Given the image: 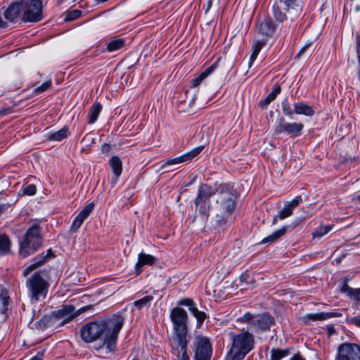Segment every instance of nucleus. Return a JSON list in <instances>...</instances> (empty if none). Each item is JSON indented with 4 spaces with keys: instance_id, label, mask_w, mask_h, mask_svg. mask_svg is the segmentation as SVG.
I'll list each match as a JSON object with an SVG mask.
<instances>
[{
    "instance_id": "nucleus-1",
    "label": "nucleus",
    "mask_w": 360,
    "mask_h": 360,
    "mask_svg": "<svg viewBox=\"0 0 360 360\" xmlns=\"http://www.w3.org/2000/svg\"><path fill=\"white\" fill-rule=\"evenodd\" d=\"M123 323L124 318L120 315L90 322L81 329L82 338L86 342L100 340L102 341V347L105 349V354L113 352L116 349L118 334ZM101 348V346L99 347Z\"/></svg>"
},
{
    "instance_id": "nucleus-2",
    "label": "nucleus",
    "mask_w": 360,
    "mask_h": 360,
    "mask_svg": "<svg viewBox=\"0 0 360 360\" xmlns=\"http://www.w3.org/2000/svg\"><path fill=\"white\" fill-rule=\"evenodd\" d=\"M216 191L218 195L213 212L217 223L223 225L229 221L235 210L236 195L229 184H221Z\"/></svg>"
},
{
    "instance_id": "nucleus-3",
    "label": "nucleus",
    "mask_w": 360,
    "mask_h": 360,
    "mask_svg": "<svg viewBox=\"0 0 360 360\" xmlns=\"http://www.w3.org/2000/svg\"><path fill=\"white\" fill-rule=\"evenodd\" d=\"M231 346L228 352L231 360H243L255 347L254 335L248 330L230 333Z\"/></svg>"
},
{
    "instance_id": "nucleus-4",
    "label": "nucleus",
    "mask_w": 360,
    "mask_h": 360,
    "mask_svg": "<svg viewBox=\"0 0 360 360\" xmlns=\"http://www.w3.org/2000/svg\"><path fill=\"white\" fill-rule=\"evenodd\" d=\"M41 228L37 224L31 226L27 231L20 243V254L23 257L34 253L42 244Z\"/></svg>"
},
{
    "instance_id": "nucleus-5",
    "label": "nucleus",
    "mask_w": 360,
    "mask_h": 360,
    "mask_svg": "<svg viewBox=\"0 0 360 360\" xmlns=\"http://www.w3.org/2000/svg\"><path fill=\"white\" fill-rule=\"evenodd\" d=\"M170 319L174 326L172 340H176L182 342V339L187 338L188 334L186 311L182 308L174 307L170 312Z\"/></svg>"
},
{
    "instance_id": "nucleus-6",
    "label": "nucleus",
    "mask_w": 360,
    "mask_h": 360,
    "mask_svg": "<svg viewBox=\"0 0 360 360\" xmlns=\"http://www.w3.org/2000/svg\"><path fill=\"white\" fill-rule=\"evenodd\" d=\"M26 285L33 302L39 300L40 297L45 298L49 286L41 271H37L30 277L26 281Z\"/></svg>"
},
{
    "instance_id": "nucleus-7",
    "label": "nucleus",
    "mask_w": 360,
    "mask_h": 360,
    "mask_svg": "<svg viewBox=\"0 0 360 360\" xmlns=\"http://www.w3.org/2000/svg\"><path fill=\"white\" fill-rule=\"evenodd\" d=\"M215 193L212 188L207 184H202L194 200L196 210L202 216L207 217L210 209V198Z\"/></svg>"
},
{
    "instance_id": "nucleus-8",
    "label": "nucleus",
    "mask_w": 360,
    "mask_h": 360,
    "mask_svg": "<svg viewBox=\"0 0 360 360\" xmlns=\"http://www.w3.org/2000/svg\"><path fill=\"white\" fill-rule=\"evenodd\" d=\"M23 2L22 21L36 22L43 18L42 3L40 0H30Z\"/></svg>"
},
{
    "instance_id": "nucleus-9",
    "label": "nucleus",
    "mask_w": 360,
    "mask_h": 360,
    "mask_svg": "<svg viewBox=\"0 0 360 360\" xmlns=\"http://www.w3.org/2000/svg\"><path fill=\"white\" fill-rule=\"evenodd\" d=\"M335 360H360V345L351 342L340 344Z\"/></svg>"
},
{
    "instance_id": "nucleus-10",
    "label": "nucleus",
    "mask_w": 360,
    "mask_h": 360,
    "mask_svg": "<svg viewBox=\"0 0 360 360\" xmlns=\"http://www.w3.org/2000/svg\"><path fill=\"white\" fill-rule=\"evenodd\" d=\"M193 360H210L212 356V346L206 337L198 335L194 342Z\"/></svg>"
},
{
    "instance_id": "nucleus-11",
    "label": "nucleus",
    "mask_w": 360,
    "mask_h": 360,
    "mask_svg": "<svg viewBox=\"0 0 360 360\" xmlns=\"http://www.w3.org/2000/svg\"><path fill=\"white\" fill-rule=\"evenodd\" d=\"M92 308V305H87L75 311V307L71 304L63 306V307L58 311L53 313L56 318V322L62 319V323L64 324L70 321L72 319L80 314L82 312L89 310Z\"/></svg>"
},
{
    "instance_id": "nucleus-12",
    "label": "nucleus",
    "mask_w": 360,
    "mask_h": 360,
    "mask_svg": "<svg viewBox=\"0 0 360 360\" xmlns=\"http://www.w3.org/2000/svg\"><path fill=\"white\" fill-rule=\"evenodd\" d=\"M304 125L298 122H285L283 118L280 120L279 124L276 127L274 130L275 134H279L285 132L290 137H296L301 134Z\"/></svg>"
},
{
    "instance_id": "nucleus-13",
    "label": "nucleus",
    "mask_w": 360,
    "mask_h": 360,
    "mask_svg": "<svg viewBox=\"0 0 360 360\" xmlns=\"http://www.w3.org/2000/svg\"><path fill=\"white\" fill-rule=\"evenodd\" d=\"M23 15V2H15L11 4L4 12V17L11 22H14L18 19L22 20Z\"/></svg>"
},
{
    "instance_id": "nucleus-14",
    "label": "nucleus",
    "mask_w": 360,
    "mask_h": 360,
    "mask_svg": "<svg viewBox=\"0 0 360 360\" xmlns=\"http://www.w3.org/2000/svg\"><path fill=\"white\" fill-rule=\"evenodd\" d=\"M205 148L204 146H200L197 148H193L191 151L173 159L168 160L162 166V168H164L166 166H170L176 164L182 163L186 161H189L196 157Z\"/></svg>"
},
{
    "instance_id": "nucleus-15",
    "label": "nucleus",
    "mask_w": 360,
    "mask_h": 360,
    "mask_svg": "<svg viewBox=\"0 0 360 360\" xmlns=\"http://www.w3.org/2000/svg\"><path fill=\"white\" fill-rule=\"evenodd\" d=\"M188 339H182V342L176 340H172V348L176 356V360H190V357L187 354Z\"/></svg>"
},
{
    "instance_id": "nucleus-16",
    "label": "nucleus",
    "mask_w": 360,
    "mask_h": 360,
    "mask_svg": "<svg viewBox=\"0 0 360 360\" xmlns=\"http://www.w3.org/2000/svg\"><path fill=\"white\" fill-rule=\"evenodd\" d=\"M283 8L292 16L298 15L302 11V0H280Z\"/></svg>"
},
{
    "instance_id": "nucleus-17",
    "label": "nucleus",
    "mask_w": 360,
    "mask_h": 360,
    "mask_svg": "<svg viewBox=\"0 0 360 360\" xmlns=\"http://www.w3.org/2000/svg\"><path fill=\"white\" fill-rule=\"evenodd\" d=\"M302 200L301 196H297L292 200L286 202L283 209L278 213L279 219L283 220L290 217L292 214L294 209L300 205Z\"/></svg>"
},
{
    "instance_id": "nucleus-18",
    "label": "nucleus",
    "mask_w": 360,
    "mask_h": 360,
    "mask_svg": "<svg viewBox=\"0 0 360 360\" xmlns=\"http://www.w3.org/2000/svg\"><path fill=\"white\" fill-rule=\"evenodd\" d=\"M273 323V319L267 314L256 315L253 328L255 330H265L269 329Z\"/></svg>"
},
{
    "instance_id": "nucleus-19",
    "label": "nucleus",
    "mask_w": 360,
    "mask_h": 360,
    "mask_svg": "<svg viewBox=\"0 0 360 360\" xmlns=\"http://www.w3.org/2000/svg\"><path fill=\"white\" fill-rule=\"evenodd\" d=\"M52 254V251L51 249H49L47 251V253L46 255L41 254L39 257H37L34 259V262L31 264L30 266H28L24 271H23V276H27L31 271L43 264L46 258L49 256V255Z\"/></svg>"
},
{
    "instance_id": "nucleus-20",
    "label": "nucleus",
    "mask_w": 360,
    "mask_h": 360,
    "mask_svg": "<svg viewBox=\"0 0 360 360\" xmlns=\"http://www.w3.org/2000/svg\"><path fill=\"white\" fill-rule=\"evenodd\" d=\"M56 324V320L52 314L51 316H44L36 323L39 330H44L48 328H53Z\"/></svg>"
},
{
    "instance_id": "nucleus-21",
    "label": "nucleus",
    "mask_w": 360,
    "mask_h": 360,
    "mask_svg": "<svg viewBox=\"0 0 360 360\" xmlns=\"http://www.w3.org/2000/svg\"><path fill=\"white\" fill-rule=\"evenodd\" d=\"M216 68V65L213 64L209 68H207L205 71L200 73L198 77L191 80V87L195 88L198 87L201 82L205 79L212 72H213L214 70Z\"/></svg>"
},
{
    "instance_id": "nucleus-22",
    "label": "nucleus",
    "mask_w": 360,
    "mask_h": 360,
    "mask_svg": "<svg viewBox=\"0 0 360 360\" xmlns=\"http://www.w3.org/2000/svg\"><path fill=\"white\" fill-rule=\"evenodd\" d=\"M275 30V27L271 20H265L262 22L258 26V31L260 34L264 36L271 35Z\"/></svg>"
},
{
    "instance_id": "nucleus-23",
    "label": "nucleus",
    "mask_w": 360,
    "mask_h": 360,
    "mask_svg": "<svg viewBox=\"0 0 360 360\" xmlns=\"http://www.w3.org/2000/svg\"><path fill=\"white\" fill-rule=\"evenodd\" d=\"M295 112L297 115H304L306 116H312L314 114L313 109L308 105L303 103H296L294 104Z\"/></svg>"
},
{
    "instance_id": "nucleus-24",
    "label": "nucleus",
    "mask_w": 360,
    "mask_h": 360,
    "mask_svg": "<svg viewBox=\"0 0 360 360\" xmlns=\"http://www.w3.org/2000/svg\"><path fill=\"white\" fill-rule=\"evenodd\" d=\"M155 260V258L150 255H147L145 253H140L139 255V261L136 264V271H139V273H140L141 270H139V268H140L141 266H142L143 265H146V264L151 265L154 263Z\"/></svg>"
},
{
    "instance_id": "nucleus-25",
    "label": "nucleus",
    "mask_w": 360,
    "mask_h": 360,
    "mask_svg": "<svg viewBox=\"0 0 360 360\" xmlns=\"http://www.w3.org/2000/svg\"><path fill=\"white\" fill-rule=\"evenodd\" d=\"M109 163L116 176V179L115 181V182H116L117 178L121 175L122 172V161L117 156H113L110 158Z\"/></svg>"
},
{
    "instance_id": "nucleus-26",
    "label": "nucleus",
    "mask_w": 360,
    "mask_h": 360,
    "mask_svg": "<svg viewBox=\"0 0 360 360\" xmlns=\"http://www.w3.org/2000/svg\"><path fill=\"white\" fill-rule=\"evenodd\" d=\"M101 110H102V105L99 103H94L91 107V108L89 110V120H88L89 124H94L96 121Z\"/></svg>"
},
{
    "instance_id": "nucleus-27",
    "label": "nucleus",
    "mask_w": 360,
    "mask_h": 360,
    "mask_svg": "<svg viewBox=\"0 0 360 360\" xmlns=\"http://www.w3.org/2000/svg\"><path fill=\"white\" fill-rule=\"evenodd\" d=\"M287 231V228L285 226L283 227L282 229L274 232L272 234L266 238H264L261 243H271L274 241H276L277 239H278L280 237L283 236L285 234Z\"/></svg>"
},
{
    "instance_id": "nucleus-28",
    "label": "nucleus",
    "mask_w": 360,
    "mask_h": 360,
    "mask_svg": "<svg viewBox=\"0 0 360 360\" xmlns=\"http://www.w3.org/2000/svg\"><path fill=\"white\" fill-rule=\"evenodd\" d=\"M334 316H335L334 313L321 312V313H316V314H308L305 316L304 319L310 320V321H316L326 320V319H328Z\"/></svg>"
},
{
    "instance_id": "nucleus-29",
    "label": "nucleus",
    "mask_w": 360,
    "mask_h": 360,
    "mask_svg": "<svg viewBox=\"0 0 360 360\" xmlns=\"http://www.w3.org/2000/svg\"><path fill=\"white\" fill-rule=\"evenodd\" d=\"M68 130L67 128L64 127L56 132L49 134L48 136V139L50 141H60L65 139L68 136Z\"/></svg>"
},
{
    "instance_id": "nucleus-30",
    "label": "nucleus",
    "mask_w": 360,
    "mask_h": 360,
    "mask_svg": "<svg viewBox=\"0 0 360 360\" xmlns=\"http://www.w3.org/2000/svg\"><path fill=\"white\" fill-rule=\"evenodd\" d=\"M281 87L276 86L273 91L262 101H260V105L262 106H267L272 101H274L277 94L281 92Z\"/></svg>"
},
{
    "instance_id": "nucleus-31",
    "label": "nucleus",
    "mask_w": 360,
    "mask_h": 360,
    "mask_svg": "<svg viewBox=\"0 0 360 360\" xmlns=\"http://www.w3.org/2000/svg\"><path fill=\"white\" fill-rule=\"evenodd\" d=\"M153 297L151 295H147L143 297V298L135 301L133 304L139 310L143 309V307H148L150 305L151 301H153Z\"/></svg>"
},
{
    "instance_id": "nucleus-32",
    "label": "nucleus",
    "mask_w": 360,
    "mask_h": 360,
    "mask_svg": "<svg viewBox=\"0 0 360 360\" xmlns=\"http://www.w3.org/2000/svg\"><path fill=\"white\" fill-rule=\"evenodd\" d=\"M334 225L320 226L312 233L314 238H321L332 230Z\"/></svg>"
},
{
    "instance_id": "nucleus-33",
    "label": "nucleus",
    "mask_w": 360,
    "mask_h": 360,
    "mask_svg": "<svg viewBox=\"0 0 360 360\" xmlns=\"http://www.w3.org/2000/svg\"><path fill=\"white\" fill-rule=\"evenodd\" d=\"M124 40L122 39H115L110 41L107 46V49L108 51H115L124 46Z\"/></svg>"
},
{
    "instance_id": "nucleus-34",
    "label": "nucleus",
    "mask_w": 360,
    "mask_h": 360,
    "mask_svg": "<svg viewBox=\"0 0 360 360\" xmlns=\"http://www.w3.org/2000/svg\"><path fill=\"white\" fill-rule=\"evenodd\" d=\"M11 242L6 235L0 236V254H6L9 252Z\"/></svg>"
},
{
    "instance_id": "nucleus-35",
    "label": "nucleus",
    "mask_w": 360,
    "mask_h": 360,
    "mask_svg": "<svg viewBox=\"0 0 360 360\" xmlns=\"http://www.w3.org/2000/svg\"><path fill=\"white\" fill-rule=\"evenodd\" d=\"M288 354V349H273L271 351V360H281Z\"/></svg>"
},
{
    "instance_id": "nucleus-36",
    "label": "nucleus",
    "mask_w": 360,
    "mask_h": 360,
    "mask_svg": "<svg viewBox=\"0 0 360 360\" xmlns=\"http://www.w3.org/2000/svg\"><path fill=\"white\" fill-rule=\"evenodd\" d=\"M0 300L2 304V313H5L7 311V307L9 303L10 298L8 295L6 290H1L0 292Z\"/></svg>"
},
{
    "instance_id": "nucleus-37",
    "label": "nucleus",
    "mask_w": 360,
    "mask_h": 360,
    "mask_svg": "<svg viewBox=\"0 0 360 360\" xmlns=\"http://www.w3.org/2000/svg\"><path fill=\"white\" fill-rule=\"evenodd\" d=\"M281 6H282L281 4ZM281 6L278 4L273 6L274 15L276 19L279 22H283L286 19L285 14L281 11Z\"/></svg>"
},
{
    "instance_id": "nucleus-38",
    "label": "nucleus",
    "mask_w": 360,
    "mask_h": 360,
    "mask_svg": "<svg viewBox=\"0 0 360 360\" xmlns=\"http://www.w3.org/2000/svg\"><path fill=\"white\" fill-rule=\"evenodd\" d=\"M189 310L191 311V312L193 314V316L197 319V320L199 321V322H202L205 318H206V314L205 312L203 311H199L194 305H193L191 307V308L189 309Z\"/></svg>"
},
{
    "instance_id": "nucleus-39",
    "label": "nucleus",
    "mask_w": 360,
    "mask_h": 360,
    "mask_svg": "<svg viewBox=\"0 0 360 360\" xmlns=\"http://www.w3.org/2000/svg\"><path fill=\"white\" fill-rule=\"evenodd\" d=\"M189 310L191 311V312L193 314V316L197 319V320L199 321V322H202L205 318H206V314L205 312L203 311H199L194 305H193L191 307V308L189 309Z\"/></svg>"
},
{
    "instance_id": "nucleus-40",
    "label": "nucleus",
    "mask_w": 360,
    "mask_h": 360,
    "mask_svg": "<svg viewBox=\"0 0 360 360\" xmlns=\"http://www.w3.org/2000/svg\"><path fill=\"white\" fill-rule=\"evenodd\" d=\"M255 316L256 315H253L250 312H247L243 316L238 318L237 321L241 323H248L253 326L255 323Z\"/></svg>"
},
{
    "instance_id": "nucleus-41",
    "label": "nucleus",
    "mask_w": 360,
    "mask_h": 360,
    "mask_svg": "<svg viewBox=\"0 0 360 360\" xmlns=\"http://www.w3.org/2000/svg\"><path fill=\"white\" fill-rule=\"evenodd\" d=\"M94 207V204L93 202L89 203L82 209V210L78 214V215L82 217L84 219H85L92 212Z\"/></svg>"
},
{
    "instance_id": "nucleus-42",
    "label": "nucleus",
    "mask_w": 360,
    "mask_h": 360,
    "mask_svg": "<svg viewBox=\"0 0 360 360\" xmlns=\"http://www.w3.org/2000/svg\"><path fill=\"white\" fill-rule=\"evenodd\" d=\"M84 220V219L82 217L77 215L72 222V224L70 227V231L73 233L76 232L82 224Z\"/></svg>"
},
{
    "instance_id": "nucleus-43",
    "label": "nucleus",
    "mask_w": 360,
    "mask_h": 360,
    "mask_svg": "<svg viewBox=\"0 0 360 360\" xmlns=\"http://www.w3.org/2000/svg\"><path fill=\"white\" fill-rule=\"evenodd\" d=\"M81 15H82V11H80L79 10H74V11H70L66 14L65 20V21H71V20H75V19L78 18L79 17H80Z\"/></svg>"
},
{
    "instance_id": "nucleus-44",
    "label": "nucleus",
    "mask_w": 360,
    "mask_h": 360,
    "mask_svg": "<svg viewBox=\"0 0 360 360\" xmlns=\"http://www.w3.org/2000/svg\"><path fill=\"white\" fill-rule=\"evenodd\" d=\"M282 109L283 112L285 115L291 116L292 115V110L291 109L290 105L288 103L287 99H285L282 102Z\"/></svg>"
},
{
    "instance_id": "nucleus-45",
    "label": "nucleus",
    "mask_w": 360,
    "mask_h": 360,
    "mask_svg": "<svg viewBox=\"0 0 360 360\" xmlns=\"http://www.w3.org/2000/svg\"><path fill=\"white\" fill-rule=\"evenodd\" d=\"M51 86V82L47 81L43 83L41 86H38L34 89V92L36 93H41L47 90Z\"/></svg>"
},
{
    "instance_id": "nucleus-46",
    "label": "nucleus",
    "mask_w": 360,
    "mask_h": 360,
    "mask_svg": "<svg viewBox=\"0 0 360 360\" xmlns=\"http://www.w3.org/2000/svg\"><path fill=\"white\" fill-rule=\"evenodd\" d=\"M36 191L37 188L34 184H30L24 189V193L29 195H34Z\"/></svg>"
},
{
    "instance_id": "nucleus-47",
    "label": "nucleus",
    "mask_w": 360,
    "mask_h": 360,
    "mask_svg": "<svg viewBox=\"0 0 360 360\" xmlns=\"http://www.w3.org/2000/svg\"><path fill=\"white\" fill-rule=\"evenodd\" d=\"M259 52V50L255 49L253 46L252 47V53L250 57L249 67H250L253 62L255 60Z\"/></svg>"
},
{
    "instance_id": "nucleus-48",
    "label": "nucleus",
    "mask_w": 360,
    "mask_h": 360,
    "mask_svg": "<svg viewBox=\"0 0 360 360\" xmlns=\"http://www.w3.org/2000/svg\"><path fill=\"white\" fill-rule=\"evenodd\" d=\"M341 290H342V292L347 293L349 297H352L355 289H352L349 286H348L347 284H344L341 288Z\"/></svg>"
},
{
    "instance_id": "nucleus-49",
    "label": "nucleus",
    "mask_w": 360,
    "mask_h": 360,
    "mask_svg": "<svg viewBox=\"0 0 360 360\" xmlns=\"http://www.w3.org/2000/svg\"><path fill=\"white\" fill-rule=\"evenodd\" d=\"M311 43H307L304 46H303L296 55L295 58H300V56L303 54L306 51V50L311 46Z\"/></svg>"
},
{
    "instance_id": "nucleus-50",
    "label": "nucleus",
    "mask_w": 360,
    "mask_h": 360,
    "mask_svg": "<svg viewBox=\"0 0 360 360\" xmlns=\"http://www.w3.org/2000/svg\"><path fill=\"white\" fill-rule=\"evenodd\" d=\"M265 44V41L264 40H259V41H257V42H255L252 46L259 50L260 51V50L262 49V48L264 46V45Z\"/></svg>"
},
{
    "instance_id": "nucleus-51",
    "label": "nucleus",
    "mask_w": 360,
    "mask_h": 360,
    "mask_svg": "<svg viewBox=\"0 0 360 360\" xmlns=\"http://www.w3.org/2000/svg\"><path fill=\"white\" fill-rule=\"evenodd\" d=\"M179 304H182V305H186L190 308H191V307L193 305H194V303L192 301V300H190V299H185V300H181L180 302H179Z\"/></svg>"
},
{
    "instance_id": "nucleus-52",
    "label": "nucleus",
    "mask_w": 360,
    "mask_h": 360,
    "mask_svg": "<svg viewBox=\"0 0 360 360\" xmlns=\"http://www.w3.org/2000/svg\"><path fill=\"white\" fill-rule=\"evenodd\" d=\"M349 323L360 328V317L356 316L350 319Z\"/></svg>"
},
{
    "instance_id": "nucleus-53",
    "label": "nucleus",
    "mask_w": 360,
    "mask_h": 360,
    "mask_svg": "<svg viewBox=\"0 0 360 360\" xmlns=\"http://www.w3.org/2000/svg\"><path fill=\"white\" fill-rule=\"evenodd\" d=\"M354 300L360 302V288L355 289L353 295L352 296Z\"/></svg>"
},
{
    "instance_id": "nucleus-54",
    "label": "nucleus",
    "mask_w": 360,
    "mask_h": 360,
    "mask_svg": "<svg viewBox=\"0 0 360 360\" xmlns=\"http://www.w3.org/2000/svg\"><path fill=\"white\" fill-rule=\"evenodd\" d=\"M110 149H111V147H110V146L109 144H108V143H104V144H103V146H102V147H101V151H102L103 153H107L110 152Z\"/></svg>"
},
{
    "instance_id": "nucleus-55",
    "label": "nucleus",
    "mask_w": 360,
    "mask_h": 360,
    "mask_svg": "<svg viewBox=\"0 0 360 360\" xmlns=\"http://www.w3.org/2000/svg\"><path fill=\"white\" fill-rule=\"evenodd\" d=\"M9 205L6 203H0V217L8 208Z\"/></svg>"
},
{
    "instance_id": "nucleus-56",
    "label": "nucleus",
    "mask_w": 360,
    "mask_h": 360,
    "mask_svg": "<svg viewBox=\"0 0 360 360\" xmlns=\"http://www.w3.org/2000/svg\"><path fill=\"white\" fill-rule=\"evenodd\" d=\"M327 330H328L329 336L332 335L335 332V330L333 326H327Z\"/></svg>"
},
{
    "instance_id": "nucleus-57",
    "label": "nucleus",
    "mask_w": 360,
    "mask_h": 360,
    "mask_svg": "<svg viewBox=\"0 0 360 360\" xmlns=\"http://www.w3.org/2000/svg\"><path fill=\"white\" fill-rule=\"evenodd\" d=\"M43 354L38 353L36 356H33L30 360H42Z\"/></svg>"
},
{
    "instance_id": "nucleus-58",
    "label": "nucleus",
    "mask_w": 360,
    "mask_h": 360,
    "mask_svg": "<svg viewBox=\"0 0 360 360\" xmlns=\"http://www.w3.org/2000/svg\"><path fill=\"white\" fill-rule=\"evenodd\" d=\"M290 360H304V358L302 357L301 355L297 354L291 357Z\"/></svg>"
},
{
    "instance_id": "nucleus-59",
    "label": "nucleus",
    "mask_w": 360,
    "mask_h": 360,
    "mask_svg": "<svg viewBox=\"0 0 360 360\" xmlns=\"http://www.w3.org/2000/svg\"><path fill=\"white\" fill-rule=\"evenodd\" d=\"M278 219H279V217H278V214L275 215L273 220H272V224L275 225L278 222Z\"/></svg>"
},
{
    "instance_id": "nucleus-60",
    "label": "nucleus",
    "mask_w": 360,
    "mask_h": 360,
    "mask_svg": "<svg viewBox=\"0 0 360 360\" xmlns=\"http://www.w3.org/2000/svg\"><path fill=\"white\" fill-rule=\"evenodd\" d=\"M238 261H239V258H237V259H236V261H235V263H236H236H238Z\"/></svg>"
},
{
    "instance_id": "nucleus-61",
    "label": "nucleus",
    "mask_w": 360,
    "mask_h": 360,
    "mask_svg": "<svg viewBox=\"0 0 360 360\" xmlns=\"http://www.w3.org/2000/svg\"><path fill=\"white\" fill-rule=\"evenodd\" d=\"M211 4H212V2H211V1H210V2L208 3V5H210H210H211Z\"/></svg>"
},
{
    "instance_id": "nucleus-62",
    "label": "nucleus",
    "mask_w": 360,
    "mask_h": 360,
    "mask_svg": "<svg viewBox=\"0 0 360 360\" xmlns=\"http://www.w3.org/2000/svg\"><path fill=\"white\" fill-rule=\"evenodd\" d=\"M357 199H359L360 200V195H358Z\"/></svg>"
},
{
    "instance_id": "nucleus-63",
    "label": "nucleus",
    "mask_w": 360,
    "mask_h": 360,
    "mask_svg": "<svg viewBox=\"0 0 360 360\" xmlns=\"http://www.w3.org/2000/svg\"><path fill=\"white\" fill-rule=\"evenodd\" d=\"M133 360H138V359H133Z\"/></svg>"
}]
</instances>
